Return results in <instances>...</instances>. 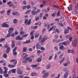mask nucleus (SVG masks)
I'll return each mask as SVG.
<instances>
[{"instance_id": "38", "label": "nucleus", "mask_w": 78, "mask_h": 78, "mask_svg": "<svg viewBox=\"0 0 78 78\" xmlns=\"http://www.w3.org/2000/svg\"><path fill=\"white\" fill-rule=\"evenodd\" d=\"M63 48L65 49V48H64V46H63L62 45H61L60 47V50H62V49H63Z\"/></svg>"}, {"instance_id": "17", "label": "nucleus", "mask_w": 78, "mask_h": 78, "mask_svg": "<svg viewBox=\"0 0 78 78\" xmlns=\"http://www.w3.org/2000/svg\"><path fill=\"white\" fill-rule=\"evenodd\" d=\"M36 46L38 50H39V49H40L41 48V45H39L38 44H36Z\"/></svg>"}, {"instance_id": "22", "label": "nucleus", "mask_w": 78, "mask_h": 78, "mask_svg": "<svg viewBox=\"0 0 78 78\" xmlns=\"http://www.w3.org/2000/svg\"><path fill=\"white\" fill-rule=\"evenodd\" d=\"M11 10L9 9L7 11V15L8 16H9L10 15V13L11 12Z\"/></svg>"}, {"instance_id": "60", "label": "nucleus", "mask_w": 78, "mask_h": 78, "mask_svg": "<svg viewBox=\"0 0 78 78\" xmlns=\"http://www.w3.org/2000/svg\"><path fill=\"white\" fill-rule=\"evenodd\" d=\"M53 27H51L49 30H48V31L49 32V31H51V30H52V29H53Z\"/></svg>"}, {"instance_id": "3", "label": "nucleus", "mask_w": 78, "mask_h": 78, "mask_svg": "<svg viewBox=\"0 0 78 78\" xmlns=\"http://www.w3.org/2000/svg\"><path fill=\"white\" fill-rule=\"evenodd\" d=\"M78 42H77V41L76 40L72 42V45H73V47H76L77 46V45H76V44Z\"/></svg>"}, {"instance_id": "31", "label": "nucleus", "mask_w": 78, "mask_h": 78, "mask_svg": "<svg viewBox=\"0 0 78 78\" xmlns=\"http://www.w3.org/2000/svg\"><path fill=\"white\" fill-rule=\"evenodd\" d=\"M31 66L32 67H37V65H31Z\"/></svg>"}, {"instance_id": "8", "label": "nucleus", "mask_w": 78, "mask_h": 78, "mask_svg": "<svg viewBox=\"0 0 78 78\" xmlns=\"http://www.w3.org/2000/svg\"><path fill=\"white\" fill-rule=\"evenodd\" d=\"M69 33V30H68V29H67L66 28H64V34H68Z\"/></svg>"}, {"instance_id": "49", "label": "nucleus", "mask_w": 78, "mask_h": 78, "mask_svg": "<svg viewBox=\"0 0 78 78\" xmlns=\"http://www.w3.org/2000/svg\"><path fill=\"white\" fill-rule=\"evenodd\" d=\"M43 16V13H41L39 15V17L40 18H41Z\"/></svg>"}, {"instance_id": "50", "label": "nucleus", "mask_w": 78, "mask_h": 78, "mask_svg": "<svg viewBox=\"0 0 78 78\" xmlns=\"http://www.w3.org/2000/svg\"><path fill=\"white\" fill-rule=\"evenodd\" d=\"M27 8L28 9H29L30 8H31V6H30V5H27Z\"/></svg>"}, {"instance_id": "28", "label": "nucleus", "mask_w": 78, "mask_h": 78, "mask_svg": "<svg viewBox=\"0 0 78 78\" xmlns=\"http://www.w3.org/2000/svg\"><path fill=\"white\" fill-rule=\"evenodd\" d=\"M30 12H31V9H29V10H28L27 11L25 12V14H28V13Z\"/></svg>"}, {"instance_id": "47", "label": "nucleus", "mask_w": 78, "mask_h": 78, "mask_svg": "<svg viewBox=\"0 0 78 78\" xmlns=\"http://www.w3.org/2000/svg\"><path fill=\"white\" fill-rule=\"evenodd\" d=\"M57 16L58 17H59V16H60V11H59L57 13Z\"/></svg>"}, {"instance_id": "62", "label": "nucleus", "mask_w": 78, "mask_h": 78, "mask_svg": "<svg viewBox=\"0 0 78 78\" xmlns=\"http://www.w3.org/2000/svg\"><path fill=\"white\" fill-rule=\"evenodd\" d=\"M66 39H68L70 37V35H67L66 36Z\"/></svg>"}, {"instance_id": "33", "label": "nucleus", "mask_w": 78, "mask_h": 78, "mask_svg": "<svg viewBox=\"0 0 78 78\" xmlns=\"http://www.w3.org/2000/svg\"><path fill=\"white\" fill-rule=\"evenodd\" d=\"M50 68V64H49L48 65L46 66V69H49Z\"/></svg>"}, {"instance_id": "5", "label": "nucleus", "mask_w": 78, "mask_h": 78, "mask_svg": "<svg viewBox=\"0 0 78 78\" xmlns=\"http://www.w3.org/2000/svg\"><path fill=\"white\" fill-rule=\"evenodd\" d=\"M2 27H5V28H8L9 27V25L6 24L5 23H3L2 25Z\"/></svg>"}, {"instance_id": "58", "label": "nucleus", "mask_w": 78, "mask_h": 78, "mask_svg": "<svg viewBox=\"0 0 78 78\" xmlns=\"http://www.w3.org/2000/svg\"><path fill=\"white\" fill-rule=\"evenodd\" d=\"M5 11L4 10H2L1 11L0 13L2 14H3L5 12Z\"/></svg>"}, {"instance_id": "20", "label": "nucleus", "mask_w": 78, "mask_h": 78, "mask_svg": "<svg viewBox=\"0 0 78 78\" xmlns=\"http://www.w3.org/2000/svg\"><path fill=\"white\" fill-rule=\"evenodd\" d=\"M69 10H72V4L69 5V6L68 7Z\"/></svg>"}, {"instance_id": "44", "label": "nucleus", "mask_w": 78, "mask_h": 78, "mask_svg": "<svg viewBox=\"0 0 78 78\" xmlns=\"http://www.w3.org/2000/svg\"><path fill=\"white\" fill-rule=\"evenodd\" d=\"M37 28H38V26H35L33 27V29L34 30L35 29H37Z\"/></svg>"}, {"instance_id": "36", "label": "nucleus", "mask_w": 78, "mask_h": 78, "mask_svg": "<svg viewBox=\"0 0 78 78\" xmlns=\"http://www.w3.org/2000/svg\"><path fill=\"white\" fill-rule=\"evenodd\" d=\"M5 41V38H2L0 39V42H2L3 41Z\"/></svg>"}, {"instance_id": "26", "label": "nucleus", "mask_w": 78, "mask_h": 78, "mask_svg": "<svg viewBox=\"0 0 78 78\" xmlns=\"http://www.w3.org/2000/svg\"><path fill=\"white\" fill-rule=\"evenodd\" d=\"M12 73H16V70L15 69H12L11 70Z\"/></svg>"}, {"instance_id": "53", "label": "nucleus", "mask_w": 78, "mask_h": 78, "mask_svg": "<svg viewBox=\"0 0 78 78\" xmlns=\"http://www.w3.org/2000/svg\"><path fill=\"white\" fill-rule=\"evenodd\" d=\"M36 74H37V73H32L31 74L32 76H35V75H36Z\"/></svg>"}, {"instance_id": "41", "label": "nucleus", "mask_w": 78, "mask_h": 78, "mask_svg": "<svg viewBox=\"0 0 78 78\" xmlns=\"http://www.w3.org/2000/svg\"><path fill=\"white\" fill-rule=\"evenodd\" d=\"M28 36V34H25L24 35H22V37H27Z\"/></svg>"}, {"instance_id": "24", "label": "nucleus", "mask_w": 78, "mask_h": 78, "mask_svg": "<svg viewBox=\"0 0 78 78\" xmlns=\"http://www.w3.org/2000/svg\"><path fill=\"white\" fill-rule=\"evenodd\" d=\"M68 52L69 53H72L74 52V51L72 50H69Z\"/></svg>"}, {"instance_id": "1", "label": "nucleus", "mask_w": 78, "mask_h": 78, "mask_svg": "<svg viewBox=\"0 0 78 78\" xmlns=\"http://www.w3.org/2000/svg\"><path fill=\"white\" fill-rule=\"evenodd\" d=\"M4 47L5 48H7L5 51V53H6V54H8V53H9V52L10 50H11V48H10L9 47V46H8L7 44H5L4 45Z\"/></svg>"}, {"instance_id": "48", "label": "nucleus", "mask_w": 78, "mask_h": 78, "mask_svg": "<svg viewBox=\"0 0 78 78\" xmlns=\"http://www.w3.org/2000/svg\"><path fill=\"white\" fill-rule=\"evenodd\" d=\"M55 31L57 33H59V30L58 28L55 29Z\"/></svg>"}, {"instance_id": "18", "label": "nucleus", "mask_w": 78, "mask_h": 78, "mask_svg": "<svg viewBox=\"0 0 78 78\" xmlns=\"http://www.w3.org/2000/svg\"><path fill=\"white\" fill-rule=\"evenodd\" d=\"M31 13L32 15H36L37 14L36 13V11L32 10L31 12Z\"/></svg>"}, {"instance_id": "23", "label": "nucleus", "mask_w": 78, "mask_h": 78, "mask_svg": "<svg viewBox=\"0 0 78 78\" xmlns=\"http://www.w3.org/2000/svg\"><path fill=\"white\" fill-rule=\"evenodd\" d=\"M39 36V34L37 33L35 34V35L34 37L35 38H37V37H38Z\"/></svg>"}, {"instance_id": "37", "label": "nucleus", "mask_w": 78, "mask_h": 78, "mask_svg": "<svg viewBox=\"0 0 78 78\" xmlns=\"http://www.w3.org/2000/svg\"><path fill=\"white\" fill-rule=\"evenodd\" d=\"M28 19H25L24 22L25 23L27 24L28 23Z\"/></svg>"}, {"instance_id": "29", "label": "nucleus", "mask_w": 78, "mask_h": 78, "mask_svg": "<svg viewBox=\"0 0 78 78\" xmlns=\"http://www.w3.org/2000/svg\"><path fill=\"white\" fill-rule=\"evenodd\" d=\"M31 19H30V20H29L28 21V22H27V25H30V24H31Z\"/></svg>"}, {"instance_id": "19", "label": "nucleus", "mask_w": 78, "mask_h": 78, "mask_svg": "<svg viewBox=\"0 0 78 78\" xmlns=\"http://www.w3.org/2000/svg\"><path fill=\"white\" fill-rule=\"evenodd\" d=\"M27 48L24 47L23 48L22 52L23 53H25V52L26 51H27Z\"/></svg>"}, {"instance_id": "34", "label": "nucleus", "mask_w": 78, "mask_h": 78, "mask_svg": "<svg viewBox=\"0 0 78 78\" xmlns=\"http://www.w3.org/2000/svg\"><path fill=\"white\" fill-rule=\"evenodd\" d=\"M3 76L5 77L6 78H7L9 76V74H3Z\"/></svg>"}, {"instance_id": "55", "label": "nucleus", "mask_w": 78, "mask_h": 78, "mask_svg": "<svg viewBox=\"0 0 78 78\" xmlns=\"http://www.w3.org/2000/svg\"><path fill=\"white\" fill-rule=\"evenodd\" d=\"M0 73L1 74H2L3 73V71H2V68L0 67Z\"/></svg>"}, {"instance_id": "15", "label": "nucleus", "mask_w": 78, "mask_h": 78, "mask_svg": "<svg viewBox=\"0 0 78 78\" xmlns=\"http://www.w3.org/2000/svg\"><path fill=\"white\" fill-rule=\"evenodd\" d=\"M8 32H9V34H7V35L5 37L7 38V37H9L10 36H11L10 34L11 33V31L8 30Z\"/></svg>"}, {"instance_id": "63", "label": "nucleus", "mask_w": 78, "mask_h": 78, "mask_svg": "<svg viewBox=\"0 0 78 78\" xmlns=\"http://www.w3.org/2000/svg\"><path fill=\"white\" fill-rule=\"evenodd\" d=\"M73 38L72 37H69V40L70 41V42H71V41H72V40Z\"/></svg>"}, {"instance_id": "13", "label": "nucleus", "mask_w": 78, "mask_h": 78, "mask_svg": "<svg viewBox=\"0 0 78 78\" xmlns=\"http://www.w3.org/2000/svg\"><path fill=\"white\" fill-rule=\"evenodd\" d=\"M12 7V8L14 9V8H16V5H14V4L12 3L10 5H9V7Z\"/></svg>"}, {"instance_id": "11", "label": "nucleus", "mask_w": 78, "mask_h": 78, "mask_svg": "<svg viewBox=\"0 0 78 78\" xmlns=\"http://www.w3.org/2000/svg\"><path fill=\"white\" fill-rule=\"evenodd\" d=\"M17 73L20 75H21L22 73V70H21L19 69H18L17 70Z\"/></svg>"}, {"instance_id": "21", "label": "nucleus", "mask_w": 78, "mask_h": 78, "mask_svg": "<svg viewBox=\"0 0 78 78\" xmlns=\"http://www.w3.org/2000/svg\"><path fill=\"white\" fill-rule=\"evenodd\" d=\"M41 61H42V58L40 57L37 59V62H41Z\"/></svg>"}, {"instance_id": "46", "label": "nucleus", "mask_w": 78, "mask_h": 78, "mask_svg": "<svg viewBox=\"0 0 78 78\" xmlns=\"http://www.w3.org/2000/svg\"><path fill=\"white\" fill-rule=\"evenodd\" d=\"M53 7H54V8H58V9H59V6L56 5H53Z\"/></svg>"}, {"instance_id": "40", "label": "nucleus", "mask_w": 78, "mask_h": 78, "mask_svg": "<svg viewBox=\"0 0 78 78\" xmlns=\"http://www.w3.org/2000/svg\"><path fill=\"white\" fill-rule=\"evenodd\" d=\"M10 34V36H12V37H14V33H12V32L11 31Z\"/></svg>"}, {"instance_id": "64", "label": "nucleus", "mask_w": 78, "mask_h": 78, "mask_svg": "<svg viewBox=\"0 0 78 78\" xmlns=\"http://www.w3.org/2000/svg\"><path fill=\"white\" fill-rule=\"evenodd\" d=\"M19 34V32H18V31H16L15 32V34L16 35H17V34Z\"/></svg>"}, {"instance_id": "52", "label": "nucleus", "mask_w": 78, "mask_h": 78, "mask_svg": "<svg viewBox=\"0 0 78 78\" xmlns=\"http://www.w3.org/2000/svg\"><path fill=\"white\" fill-rule=\"evenodd\" d=\"M68 65V62H66L64 64L63 66H64V67H66V66H67Z\"/></svg>"}, {"instance_id": "42", "label": "nucleus", "mask_w": 78, "mask_h": 78, "mask_svg": "<svg viewBox=\"0 0 78 78\" xmlns=\"http://www.w3.org/2000/svg\"><path fill=\"white\" fill-rule=\"evenodd\" d=\"M17 47H15V48L13 49L12 51H16V50H17Z\"/></svg>"}, {"instance_id": "56", "label": "nucleus", "mask_w": 78, "mask_h": 78, "mask_svg": "<svg viewBox=\"0 0 78 78\" xmlns=\"http://www.w3.org/2000/svg\"><path fill=\"white\" fill-rule=\"evenodd\" d=\"M27 5H25V6H23V7L22 8V9H26V8H27Z\"/></svg>"}, {"instance_id": "51", "label": "nucleus", "mask_w": 78, "mask_h": 78, "mask_svg": "<svg viewBox=\"0 0 78 78\" xmlns=\"http://www.w3.org/2000/svg\"><path fill=\"white\" fill-rule=\"evenodd\" d=\"M11 3H12V1H10L9 2H8L7 3V5H11L10 4Z\"/></svg>"}, {"instance_id": "16", "label": "nucleus", "mask_w": 78, "mask_h": 78, "mask_svg": "<svg viewBox=\"0 0 78 78\" xmlns=\"http://www.w3.org/2000/svg\"><path fill=\"white\" fill-rule=\"evenodd\" d=\"M69 73L66 72L63 76V78H66L68 76Z\"/></svg>"}, {"instance_id": "32", "label": "nucleus", "mask_w": 78, "mask_h": 78, "mask_svg": "<svg viewBox=\"0 0 78 78\" xmlns=\"http://www.w3.org/2000/svg\"><path fill=\"white\" fill-rule=\"evenodd\" d=\"M62 45H67V41H65L62 43Z\"/></svg>"}, {"instance_id": "61", "label": "nucleus", "mask_w": 78, "mask_h": 78, "mask_svg": "<svg viewBox=\"0 0 78 78\" xmlns=\"http://www.w3.org/2000/svg\"><path fill=\"white\" fill-rule=\"evenodd\" d=\"M13 53V55H15V56H16L17 55V52H15V51H12Z\"/></svg>"}, {"instance_id": "54", "label": "nucleus", "mask_w": 78, "mask_h": 78, "mask_svg": "<svg viewBox=\"0 0 78 78\" xmlns=\"http://www.w3.org/2000/svg\"><path fill=\"white\" fill-rule=\"evenodd\" d=\"M64 56V54H62L59 57V59H61V58H62V56Z\"/></svg>"}, {"instance_id": "45", "label": "nucleus", "mask_w": 78, "mask_h": 78, "mask_svg": "<svg viewBox=\"0 0 78 78\" xmlns=\"http://www.w3.org/2000/svg\"><path fill=\"white\" fill-rule=\"evenodd\" d=\"M52 56H50L48 58V60L49 61H51V59H52Z\"/></svg>"}, {"instance_id": "35", "label": "nucleus", "mask_w": 78, "mask_h": 78, "mask_svg": "<svg viewBox=\"0 0 78 78\" xmlns=\"http://www.w3.org/2000/svg\"><path fill=\"white\" fill-rule=\"evenodd\" d=\"M17 19H14L13 20V22L14 23L16 24L17 23Z\"/></svg>"}, {"instance_id": "30", "label": "nucleus", "mask_w": 78, "mask_h": 78, "mask_svg": "<svg viewBox=\"0 0 78 78\" xmlns=\"http://www.w3.org/2000/svg\"><path fill=\"white\" fill-rule=\"evenodd\" d=\"M7 55L6 54H4L3 55V57L4 58H7Z\"/></svg>"}, {"instance_id": "12", "label": "nucleus", "mask_w": 78, "mask_h": 78, "mask_svg": "<svg viewBox=\"0 0 78 78\" xmlns=\"http://www.w3.org/2000/svg\"><path fill=\"white\" fill-rule=\"evenodd\" d=\"M4 69L5 70V71L4 72V73L5 74H6L7 72H8V69L6 67H4Z\"/></svg>"}, {"instance_id": "9", "label": "nucleus", "mask_w": 78, "mask_h": 78, "mask_svg": "<svg viewBox=\"0 0 78 78\" xmlns=\"http://www.w3.org/2000/svg\"><path fill=\"white\" fill-rule=\"evenodd\" d=\"M49 75V73L48 72L46 73L43 76V78H46Z\"/></svg>"}, {"instance_id": "59", "label": "nucleus", "mask_w": 78, "mask_h": 78, "mask_svg": "<svg viewBox=\"0 0 78 78\" xmlns=\"http://www.w3.org/2000/svg\"><path fill=\"white\" fill-rule=\"evenodd\" d=\"M15 61V59H13V60H10V62H14Z\"/></svg>"}, {"instance_id": "43", "label": "nucleus", "mask_w": 78, "mask_h": 78, "mask_svg": "<svg viewBox=\"0 0 78 78\" xmlns=\"http://www.w3.org/2000/svg\"><path fill=\"white\" fill-rule=\"evenodd\" d=\"M9 31H11V32H12V31H14V28H10L9 29Z\"/></svg>"}, {"instance_id": "7", "label": "nucleus", "mask_w": 78, "mask_h": 78, "mask_svg": "<svg viewBox=\"0 0 78 78\" xmlns=\"http://www.w3.org/2000/svg\"><path fill=\"white\" fill-rule=\"evenodd\" d=\"M31 57H28L27 58H26V60H27L29 62H31L32 61V59H31Z\"/></svg>"}, {"instance_id": "25", "label": "nucleus", "mask_w": 78, "mask_h": 78, "mask_svg": "<svg viewBox=\"0 0 78 78\" xmlns=\"http://www.w3.org/2000/svg\"><path fill=\"white\" fill-rule=\"evenodd\" d=\"M65 59V58L64 57H63L62 60L60 61V64H61L63 62H64V60Z\"/></svg>"}, {"instance_id": "10", "label": "nucleus", "mask_w": 78, "mask_h": 78, "mask_svg": "<svg viewBox=\"0 0 78 78\" xmlns=\"http://www.w3.org/2000/svg\"><path fill=\"white\" fill-rule=\"evenodd\" d=\"M12 14L13 16H16V15L17 16H19V13L17 11H15L12 12Z\"/></svg>"}, {"instance_id": "6", "label": "nucleus", "mask_w": 78, "mask_h": 78, "mask_svg": "<svg viewBox=\"0 0 78 78\" xmlns=\"http://www.w3.org/2000/svg\"><path fill=\"white\" fill-rule=\"evenodd\" d=\"M16 46V43L15 41H12V44H11V47L12 48H13Z\"/></svg>"}, {"instance_id": "27", "label": "nucleus", "mask_w": 78, "mask_h": 78, "mask_svg": "<svg viewBox=\"0 0 78 78\" xmlns=\"http://www.w3.org/2000/svg\"><path fill=\"white\" fill-rule=\"evenodd\" d=\"M39 20V16H36L35 17V20L36 21H38Z\"/></svg>"}, {"instance_id": "39", "label": "nucleus", "mask_w": 78, "mask_h": 78, "mask_svg": "<svg viewBox=\"0 0 78 78\" xmlns=\"http://www.w3.org/2000/svg\"><path fill=\"white\" fill-rule=\"evenodd\" d=\"M40 49L41 50H42V51H44V50H45V48H44L42 47H41Z\"/></svg>"}, {"instance_id": "2", "label": "nucleus", "mask_w": 78, "mask_h": 78, "mask_svg": "<svg viewBox=\"0 0 78 78\" xmlns=\"http://www.w3.org/2000/svg\"><path fill=\"white\" fill-rule=\"evenodd\" d=\"M47 39H48V37H47V36H44L43 39H42L41 40V44H44V42H45V41H46V40H47Z\"/></svg>"}, {"instance_id": "14", "label": "nucleus", "mask_w": 78, "mask_h": 78, "mask_svg": "<svg viewBox=\"0 0 78 78\" xmlns=\"http://www.w3.org/2000/svg\"><path fill=\"white\" fill-rule=\"evenodd\" d=\"M8 67H10V68H14L16 67V66H15V65H12L10 64L8 65Z\"/></svg>"}, {"instance_id": "57", "label": "nucleus", "mask_w": 78, "mask_h": 78, "mask_svg": "<svg viewBox=\"0 0 78 78\" xmlns=\"http://www.w3.org/2000/svg\"><path fill=\"white\" fill-rule=\"evenodd\" d=\"M59 25H60L61 27H64V25L62 24V23H59Z\"/></svg>"}, {"instance_id": "4", "label": "nucleus", "mask_w": 78, "mask_h": 78, "mask_svg": "<svg viewBox=\"0 0 78 78\" xmlns=\"http://www.w3.org/2000/svg\"><path fill=\"white\" fill-rule=\"evenodd\" d=\"M23 38L22 37H20V35H18V36H17L15 37V39L17 41L19 40V41H21V40H22Z\"/></svg>"}]
</instances>
